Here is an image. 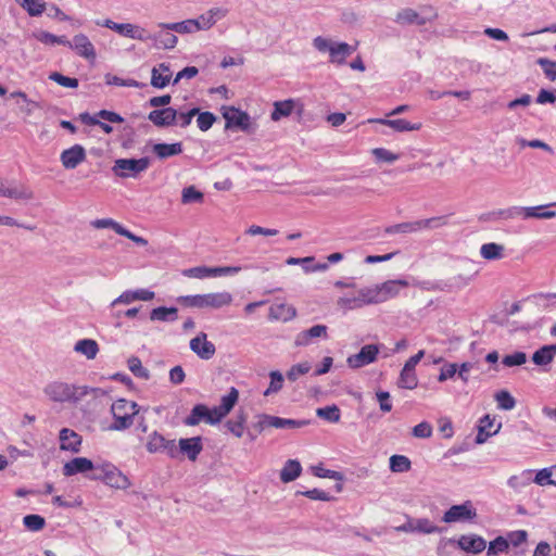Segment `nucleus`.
I'll use <instances>...</instances> for the list:
<instances>
[{
    "instance_id": "obj_6",
    "label": "nucleus",
    "mask_w": 556,
    "mask_h": 556,
    "mask_svg": "<svg viewBox=\"0 0 556 556\" xmlns=\"http://www.w3.org/2000/svg\"><path fill=\"white\" fill-rule=\"evenodd\" d=\"M150 166L149 157L141 159H118L114 162L112 170L121 178H136L146 172Z\"/></svg>"
},
{
    "instance_id": "obj_18",
    "label": "nucleus",
    "mask_w": 556,
    "mask_h": 556,
    "mask_svg": "<svg viewBox=\"0 0 556 556\" xmlns=\"http://www.w3.org/2000/svg\"><path fill=\"white\" fill-rule=\"evenodd\" d=\"M223 116L226 119V128L238 127L241 130H248L250 127V116L248 113L233 106L224 108Z\"/></svg>"
},
{
    "instance_id": "obj_58",
    "label": "nucleus",
    "mask_w": 556,
    "mask_h": 556,
    "mask_svg": "<svg viewBox=\"0 0 556 556\" xmlns=\"http://www.w3.org/2000/svg\"><path fill=\"white\" fill-rule=\"evenodd\" d=\"M24 526L30 531H39L43 529L46 521L39 515H27L23 519Z\"/></svg>"
},
{
    "instance_id": "obj_62",
    "label": "nucleus",
    "mask_w": 556,
    "mask_h": 556,
    "mask_svg": "<svg viewBox=\"0 0 556 556\" xmlns=\"http://www.w3.org/2000/svg\"><path fill=\"white\" fill-rule=\"evenodd\" d=\"M198 118H197V124H198V127L202 130V131H206L208 130L214 122L216 121V117L213 113L211 112H202V113H198Z\"/></svg>"
},
{
    "instance_id": "obj_49",
    "label": "nucleus",
    "mask_w": 556,
    "mask_h": 556,
    "mask_svg": "<svg viewBox=\"0 0 556 556\" xmlns=\"http://www.w3.org/2000/svg\"><path fill=\"white\" fill-rule=\"evenodd\" d=\"M316 415L327 421L338 422L340 420V409L337 405H330L317 408Z\"/></svg>"
},
{
    "instance_id": "obj_54",
    "label": "nucleus",
    "mask_w": 556,
    "mask_h": 556,
    "mask_svg": "<svg viewBox=\"0 0 556 556\" xmlns=\"http://www.w3.org/2000/svg\"><path fill=\"white\" fill-rule=\"evenodd\" d=\"M203 193L197 190L193 186H189L182 189L181 193V202L184 204H189L192 202H202Z\"/></svg>"
},
{
    "instance_id": "obj_64",
    "label": "nucleus",
    "mask_w": 556,
    "mask_h": 556,
    "mask_svg": "<svg viewBox=\"0 0 556 556\" xmlns=\"http://www.w3.org/2000/svg\"><path fill=\"white\" fill-rule=\"evenodd\" d=\"M536 63L543 68L544 74L551 80L556 79V62L548 59L540 58Z\"/></svg>"
},
{
    "instance_id": "obj_38",
    "label": "nucleus",
    "mask_w": 556,
    "mask_h": 556,
    "mask_svg": "<svg viewBox=\"0 0 556 556\" xmlns=\"http://www.w3.org/2000/svg\"><path fill=\"white\" fill-rule=\"evenodd\" d=\"M295 106V101L288 99L285 101H277L274 103V111L270 114V118L275 122L282 117L289 116Z\"/></svg>"
},
{
    "instance_id": "obj_17",
    "label": "nucleus",
    "mask_w": 556,
    "mask_h": 556,
    "mask_svg": "<svg viewBox=\"0 0 556 556\" xmlns=\"http://www.w3.org/2000/svg\"><path fill=\"white\" fill-rule=\"evenodd\" d=\"M190 349L202 359L212 358L216 352L215 345L207 340L205 332H200L190 340Z\"/></svg>"
},
{
    "instance_id": "obj_23",
    "label": "nucleus",
    "mask_w": 556,
    "mask_h": 556,
    "mask_svg": "<svg viewBox=\"0 0 556 556\" xmlns=\"http://www.w3.org/2000/svg\"><path fill=\"white\" fill-rule=\"evenodd\" d=\"M147 41H152L156 49L170 50L176 47L178 38L172 33V30H165L161 28V30L157 33H148Z\"/></svg>"
},
{
    "instance_id": "obj_11",
    "label": "nucleus",
    "mask_w": 556,
    "mask_h": 556,
    "mask_svg": "<svg viewBox=\"0 0 556 556\" xmlns=\"http://www.w3.org/2000/svg\"><path fill=\"white\" fill-rule=\"evenodd\" d=\"M380 352V346L377 344H366L356 354L350 355L346 364L350 368L358 369L374 363Z\"/></svg>"
},
{
    "instance_id": "obj_14",
    "label": "nucleus",
    "mask_w": 556,
    "mask_h": 556,
    "mask_svg": "<svg viewBox=\"0 0 556 556\" xmlns=\"http://www.w3.org/2000/svg\"><path fill=\"white\" fill-rule=\"evenodd\" d=\"M228 14V10L225 8L214 7L201 14L198 18H193L197 23L195 30H207L213 27L219 20L224 18Z\"/></svg>"
},
{
    "instance_id": "obj_44",
    "label": "nucleus",
    "mask_w": 556,
    "mask_h": 556,
    "mask_svg": "<svg viewBox=\"0 0 556 556\" xmlns=\"http://www.w3.org/2000/svg\"><path fill=\"white\" fill-rule=\"evenodd\" d=\"M534 482L539 485H556V466L540 470L534 477Z\"/></svg>"
},
{
    "instance_id": "obj_36",
    "label": "nucleus",
    "mask_w": 556,
    "mask_h": 556,
    "mask_svg": "<svg viewBox=\"0 0 556 556\" xmlns=\"http://www.w3.org/2000/svg\"><path fill=\"white\" fill-rule=\"evenodd\" d=\"M197 23L193 22V18L186 20L182 22H176V23H159L157 27L165 29V30H172L176 31L178 34H191L197 31L195 30Z\"/></svg>"
},
{
    "instance_id": "obj_40",
    "label": "nucleus",
    "mask_w": 556,
    "mask_h": 556,
    "mask_svg": "<svg viewBox=\"0 0 556 556\" xmlns=\"http://www.w3.org/2000/svg\"><path fill=\"white\" fill-rule=\"evenodd\" d=\"M245 422H247L245 414L243 412H240L239 414L236 415L235 418L229 419L225 424V427L231 434H233L236 438L239 439V438H242V435L244 433Z\"/></svg>"
},
{
    "instance_id": "obj_51",
    "label": "nucleus",
    "mask_w": 556,
    "mask_h": 556,
    "mask_svg": "<svg viewBox=\"0 0 556 556\" xmlns=\"http://www.w3.org/2000/svg\"><path fill=\"white\" fill-rule=\"evenodd\" d=\"M239 399V392L236 388H230L229 392L220 400V408L228 415L235 407Z\"/></svg>"
},
{
    "instance_id": "obj_60",
    "label": "nucleus",
    "mask_w": 556,
    "mask_h": 556,
    "mask_svg": "<svg viewBox=\"0 0 556 556\" xmlns=\"http://www.w3.org/2000/svg\"><path fill=\"white\" fill-rule=\"evenodd\" d=\"M527 362V354L525 352H515L503 357L502 363L506 367L520 366Z\"/></svg>"
},
{
    "instance_id": "obj_32",
    "label": "nucleus",
    "mask_w": 556,
    "mask_h": 556,
    "mask_svg": "<svg viewBox=\"0 0 556 556\" xmlns=\"http://www.w3.org/2000/svg\"><path fill=\"white\" fill-rule=\"evenodd\" d=\"M153 153L161 160L178 155L182 152L181 142L175 143H155L152 147Z\"/></svg>"
},
{
    "instance_id": "obj_21",
    "label": "nucleus",
    "mask_w": 556,
    "mask_h": 556,
    "mask_svg": "<svg viewBox=\"0 0 556 556\" xmlns=\"http://www.w3.org/2000/svg\"><path fill=\"white\" fill-rule=\"evenodd\" d=\"M368 123H376L388 126L397 132L417 131L422 127L421 123H410L404 118L389 119V118H370Z\"/></svg>"
},
{
    "instance_id": "obj_4",
    "label": "nucleus",
    "mask_w": 556,
    "mask_h": 556,
    "mask_svg": "<svg viewBox=\"0 0 556 556\" xmlns=\"http://www.w3.org/2000/svg\"><path fill=\"white\" fill-rule=\"evenodd\" d=\"M313 47L321 53L329 54V61L333 64L342 65L354 51L355 47L346 42L333 41L329 38L317 36L313 39Z\"/></svg>"
},
{
    "instance_id": "obj_59",
    "label": "nucleus",
    "mask_w": 556,
    "mask_h": 556,
    "mask_svg": "<svg viewBox=\"0 0 556 556\" xmlns=\"http://www.w3.org/2000/svg\"><path fill=\"white\" fill-rule=\"evenodd\" d=\"M508 549V541L503 536H497L495 540L490 542L488 547V555L495 556L498 553H504Z\"/></svg>"
},
{
    "instance_id": "obj_52",
    "label": "nucleus",
    "mask_w": 556,
    "mask_h": 556,
    "mask_svg": "<svg viewBox=\"0 0 556 556\" xmlns=\"http://www.w3.org/2000/svg\"><path fill=\"white\" fill-rule=\"evenodd\" d=\"M413 232H418L416 222L401 223V224H396V225H391L386 228V233H389V235L413 233Z\"/></svg>"
},
{
    "instance_id": "obj_50",
    "label": "nucleus",
    "mask_w": 556,
    "mask_h": 556,
    "mask_svg": "<svg viewBox=\"0 0 556 556\" xmlns=\"http://www.w3.org/2000/svg\"><path fill=\"white\" fill-rule=\"evenodd\" d=\"M495 401L497 403V407L504 410H510L516 406V401L513 395L506 391L502 390L495 394Z\"/></svg>"
},
{
    "instance_id": "obj_2",
    "label": "nucleus",
    "mask_w": 556,
    "mask_h": 556,
    "mask_svg": "<svg viewBox=\"0 0 556 556\" xmlns=\"http://www.w3.org/2000/svg\"><path fill=\"white\" fill-rule=\"evenodd\" d=\"M148 408L139 406L136 402L126 399H118L111 405V413L114 421L110 425L111 431H124L129 429L135 418L141 413H146Z\"/></svg>"
},
{
    "instance_id": "obj_47",
    "label": "nucleus",
    "mask_w": 556,
    "mask_h": 556,
    "mask_svg": "<svg viewBox=\"0 0 556 556\" xmlns=\"http://www.w3.org/2000/svg\"><path fill=\"white\" fill-rule=\"evenodd\" d=\"M128 369L138 378L149 379L150 372L147 368L142 366V363L139 357L131 356L127 361Z\"/></svg>"
},
{
    "instance_id": "obj_1",
    "label": "nucleus",
    "mask_w": 556,
    "mask_h": 556,
    "mask_svg": "<svg viewBox=\"0 0 556 556\" xmlns=\"http://www.w3.org/2000/svg\"><path fill=\"white\" fill-rule=\"evenodd\" d=\"M408 286V282L403 279L388 280L382 283L363 287L357 290L356 295L340 296L337 300V305L344 311L358 309L364 306L384 303L390 299L395 298L401 288Z\"/></svg>"
},
{
    "instance_id": "obj_41",
    "label": "nucleus",
    "mask_w": 556,
    "mask_h": 556,
    "mask_svg": "<svg viewBox=\"0 0 556 556\" xmlns=\"http://www.w3.org/2000/svg\"><path fill=\"white\" fill-rule=\"evenodd\" d=\"M312 470H313V473L318 478H328V479H333V480L338 481V483L334 486V489L338 493H340L343 490V484H342L343 475L341 472L326 469L321 466H314L312 468Z\"/></svg>"
},
{
    "instance_id": "obj_27",
    "label": "nucleus",
    "mask_w": 556,
    "mask_h": 556,
    "mask_svg": "<svg viewBox=\"0 0 556 556\" xmlns=\"http://www.w3.org/2000/svg\"><path fill=\"white\" fill-rule=\"evenodd\" d=\"M205 308L220 309L229 306L232 301V294L228 291L204 293Z\"/></svg>"
},
{
    "instance_id": "obj_53",
    "label": "nucleus",
    "mask_w": 556,
    "mask_h": 556,
    "mask_svg": "<svg viewBox=\"0 0 556 556\" xmlns=\"http://www.w3.org/2000/svg\"><path fill=\"white\" fill-rule=\"evenodd\" d=\"M416 532L431 534L441 532V529L427 518H419L415 520Z\"/></svg>"
},
{
    "instance_id": "obj_9",
    "label": "nucleus",
    "mask_w": 556,
    "mask_h": 556,
    "mask_svg": "<svg viewBox=\"0 0 556 556\" xmlns=\"http://www.w3.org/2000/svg\"><path fill=\"white\" fill-rule=\"evenodd\" d=\"M477 517L476 508L470 501L459 505L451 506L443 515L442 521L445 523L463 522L472 520Z\"/></svg>"
},
{
    "instance_id": "obj_13",
    "label": "nucleus",
    "mask_w": 556,
    "mask_h": 556,
    "mask_svg": "<svg viewBox=\"0 0 556 556\" xmlns=\"http://www.w3.org/2000/svg\"><path fill=\"white\" fill-rule=\"evenodd\" d=\"M65 46L74 50L81 58L87 60L96 59L94 47L85 34L75 35Z\"/></svg>"
},
{
    "instance_id": "obj_45",
    "label": "nucleus",
    "mask_w": 556,
    "mask_h": 556,
    "mask_svg": "<svg viewBox=\"0 0 556 556\" xmlns=\"http://www.w3.org/2000/svg\"><path fill=\"white\" fill-rule=\"evenodd\" d=\"M410 467L409 458L404 455H392L390 457V469L393 472H406Z\"/></svg>"
},
{
    "instance_id": "obj_57",
    "label": "nucleus",
    "mask_w": 556,
    "mask_h": 556,
    "mask_svg": "<svg viewBox=\"0 0 556 556\" xmlns=\"http://www.w3.org/2000/svg\"><path fill=\"white\" fill-rule=\"evenodd\" d=\"M270 383L269 387L264 392L265 396H268L271 393H276L281 390L283 383V377L281 372L275 370L269 374Z\"/></svg>"
},
{
    "instance_id": "obj_35",
    "label": "nucleus",
    "mask_w": 556,
    "mask_h": 556,
    "mask_svg": "<svg viewBox=\"0 0 556 556\" xmlns=\"http://www.w3.org/2000/svg\"><path fill=\"white\" fill-rule=\"evenodd\" d=\"M74 351L85 355L87 359H94L99 352V345L92 339H81L75 343Z\"/></svg>"
},
{
    "instance_id": "obj_63",
    "label": "nucleus",
    "mask_w": 556,
    "mask_h": 556,
    "mask_svg": "<svg viewBox=\"0 0 556 556\" xmlns=\"http://www.w3.org/2000/svg\"><path fill=\"white\" fill-rule=\"evenodd\" d=\"M311 369V365L307 362L293 365L287 372V377L291 381H295L301 376L307 374Z\"/></svg>"
},
{
    "instance_id": "obj_39",
    "label": "nucleus",
    "mask_w": 556,
    "mask_h": 556,
    "mask_svg": "<svg viewBox=\"0 0 556 556\" xmlns=\"http://www.w3.org/2000/svg\"><path fill=\"white\" fill-rule=\"evenodd\" d=\"M504 245L491 242L484 243L480 248V254L484 260L495 261L504 257Z\"/></svg>"
},
{
    "instance_id": "obj_46",
    "label": "nucleus",
    "mask_w": 556,
    "mask_h": 556,
    "mask_svg": "<svg viewBox=\"0 0 556 556\" xmlns=\"http://www.w3.org/2000/svg\"><path fill=\"white\" fill-rule=\"evenodd\" d=\"M176 301L184 307L205 308L204 294L182 295Z\"/></svg>"
},
{
    "instance_id": "obj_56",
    "label": "nucleus",
    "mask_w": 556,
    "mask_h": 556,
    "mask_svg": "<svg viewBox=\"0 0 556 556\" xmlns=\"http://www.w3.org/2000/svg\"><path fill=\"white\" fill-rule=\"evenodd\" d=\"M20 2L30 16H38L45 10V3L41 0H21Z\"/></svg>"
},
{
    "instance_id": "obj_55",
    "label": "nucleus",
    "mask_w": 556,
    "mask_h": 556,
    "mask_svg": "<svg viewBox=\"0 0 556 556\" xmlns=\"http://www.w3.org/2000/svg\"><path fill=\"white\" fill-rule=\"evenodd\" d=\"M182 275L189 278L204 279L212 277V267L197 266L185 269Z\"/></svg>"
},
{
    "instance_id": "obj_22",
    "label": "nucleus",
    "mask_w": 556,
    "mask_h": 556,
    "mask_svg": "<svg viewBox=\"0 0 556 556\" xmlns=\"http://www.w3.org/2000/svg\"><path fill=\"white\" fill-rule=\"evenodd\" d=\"M435 17V12H432L429 16H420L415 10L406 8L397 12L395 22L400 25H425Z\"/></svg>"
},
{
    "instance_id": "obj_26",
    "label": "nucleus",
    "mask_w": 556,
    "mask_h": 556,
    "mask_svg": "<svg viewBox=\"0 0 556 556\" xmlns=\"http://www.w3.org/2000/svg\"><path fill=\"white\" fill-rule=\"evenodd\" d=\"M94 468L93 463L86 457H75L65 463L62 471L65 477H71L77 473H85Z\"/></svg>"
},
{
    "instance_id": "obj_25",
    "label": "nucleus",
    "mask_w": 556,
    "mask_h": 556,
    "mask_svg": "<svg viewBox=\"0 0 556 556\" xmlns=\"http://www.w3.org/2000/svg\"><path fill=\"white\" fill-rule=\"evenodd\" d=\"M148 118L157 127L170 126L176 123L177 111L173 108L154 110L149 113Z\"/></svg>"
},
{
    "instance_id": "obj_19",
    "label": "nucleus",
    "mask_w": 556,
    "mask_h": 556,
    "mask_svg": "<svg viewBox=\"0 0 556 556\" xmlns=\"http://www.w3.org/2000/svg\"><path fill=\"white\" fill-rule=\"evenodd\" d=\"M60 448L71 453H78L81 447L83 438L70 428H63L59 433Z\"/></svg>"
},
{
    "instance_id": "obj_42",
    "label": "nucleus",
    "mask_w": 556,
    "mask_h": 556,
    "mask_svg": "<svg viewBox=\"0 0 556 556\" xmlns=\"http://www.w3.org/2000/svg\"><path fill=\"white\" fill-rule=\"evenodd\" d=\"M397 384L400 388H403V389H408V390L415 389L418 384V379H417L415 370H413V369L408 370L406 367H403V369L400 374Z\"/></svg>"
},
{
    "instance_id": "obj_16",
    "label": "nucleus",
    "mask_w": 556,
    "mask_h": 556,
    "mask_svg": "<svg viewBox=\"0 0 556 556\" xmlns=\"http://www.w3.org/2000/svg\"><path fill=\"white\" fill-rule=\"evenodd\" d=\"M86 160V150L80 144L64 150L60 155V161L64 168L74 169Z\"/></svg>"
},
{
    "instance_id": "obj_33",
    "label": "nucleus",
    "mask_w": 556,
    "mask_h": 556,
    "mask_svg": "<svg viewBox=\"0 0 556 556\" xmlns=\"http://www.w3.org/2000/svg\"><path fill=\"white\" fill-rule=\"evenodd\" d=\"M301 472L302 466L300 462L296 459H289L286 462L280 471V480L283 483L292 482L300 477Z\"/></svg>"
},
{
    "instance_id": "obj_8",
    "label": "nucleus",
    "mask_w": 556,
    "mask_h": 556,
    "mask_svg": "<svg viewBox=\"0 0 556 556\" xmlns=\"http://www.w3.org/2000/svg\"><path fill=\"white\" fill-rule=\"evenodd\" d=\"M146 448L149 453H165L170 458L178 456V448L175 440H168L157 431L151 432L147 438Z\"/></svg>"
},
{
    "instance_id": "obj_29",
    "label": "nucleus",
    "mask_w": 556,
    "mask_h": 556,
    "mask_svg": "<svg viewBox=\"0 0 556 556\" xmlns=\"http://www.w3.org/2000/svg\"><path fill=\"white\" fill-rule=\"evenodd\" d=\"M172 78V72L167 64L161 63L151 71V85L155 88H165Z\"/></svg>"
},
{
    "instance_id": "obj_28",
    "label": "nucleus",
    "mask_w": 556,
    "mask_h": 556,
    "mask_svg": "<svg viewBox=\"0 0 556 556\" xmlns=\"http://www.w3.org/2000/svg\"><path fill=\"white\" fill-rule=\"evenodd\" d=\"M327 338V326L315 325L307 330L299 332L295 337V345L306 346L312 343L314 339Z\"/></svg>"
},
{
    "instance_id": "obj_12",
    "label": "nucleus",
    "mask_w": 556,
    "mask_h": 556,
    "mask_svg": "<svg viewBox=\"0 0 556 556\" xmlns=\"http://www.w3.org/2000/svg\"><path fill=\"white\" fill-rule=\"evenodd\" d=\"M0 195L16 201H29L34 199V192L24 184L17 181L7 182L1 179Z\"/></svg>"
},
{
    "instance_id": "obj_61",
    "label": "nucleus",
    "mask_w": 556,
    "mask_h": 556,
    "mask_svg": "<svg viewBox=\"0 0 556 556\" xmlns=\"http://www.w3.org/2000/svg\"><path fill=\"white\" fill-rule=\"evenodd\" d=\"M372 155L379 162L393 163L399 160V155L384 149V148H375L371 151Z\"/></svg>"
},
{
    "instance_id": "obj_37",
    "label": "nucleus",
    "mask_w": 556,
    "mask_h": 556,
    "mask_svg": "<svg viewBox=\"0 0 556 556\" xmlns=\"http://www.w3.org/2000/svg\"><path fill=\"white\" fill-rule=\"evenodd\" d=\"M178 318V309L176 307L160 306L150 312L152 321H175Z\"/></svg>"
},
{
    "instance_id": "obj_24",
    "label": "nucleus",
    "mask_w": 556,
    "mask_h": 556,
    "mask_svg": "<svg viewBox=\"0 0 556 556\" xmlns=\"http://www.w3.org/2000/svg\"><path fill=\"white\" fill-rule=\"evenodd\" d=\"M178 453L185 454L190 460L194 462L203 450L201 437L180 439L178 441Z\"/></svg>"
},
{
    "instance_id": "obj_7",
    "label": "nucleus",
    "mask_w": 556,
    "mask_h": 556,
    "mask_svg": "<svg viewBox=\"0 0 556 556\" xmlns=\"http://www.w3.org/2000/svg\"><path fill=\"white\" fill-rule=\"evenodd\" d=\"M549 205H538V206H511L507 210L501 211V215L505 219L521 217L523 219L528 218H539V219H551L556 217L555 211L547 210Z\"/></svg>"
},
{
    "instance_id": "obj_31",
    "label": "nucleus",
    "mask_w": 556,
    "mask_h": 556,
    "mask_svg": "<svg viewBox=\"0 0 556 556\" xmlns=\"http://www.w3.org/2000/svg\"><path fill=\"white\" fill-rule=\"evenodd\" d=\"M295 315V308L285 303L274 304L269 308V318L274 320L289 321L293 319Z\"/></svg>"
},
{
    "instance_id": "obj_15",
    "label": "nucleus",
    "mask_w": 556,
    "mask_h": 556,
    "mask_svg": "<svg viewBox=\"0 0 556 556\" xmlns=\"http://www.w3.org/2000/svg\"><path fill=\"white\" fill-rule=\"evenodd\" d=\"M94 479H101L105 484L125 490L130 485L128 478L116 467L108 465L103 468L102 477H94Z\"/></svg>"
},
{
    "instance_id": "obj_5",
    "label": "nucleus",
    "mask_w": 556,
    "mask_h": 556,
    "mask_svg": "<svg viewBox=\"0 0 556 556\" xmlns=\"http://www.w3.org/2000/svg\"><path fill=\"white\" fill-rule=\"evenodd\" d=\"M255 418L256 421L252 422L251 429H253L256 433H262L267 428L296 429L308 424L306 420L281 418L267 414H258L255 416Z\"/></svg>"
},
{
    "instance_id": "obj_30",
    "label": "nucleus",
    "mask_w": 556,
    "mask_h": 556,
    "mask_svg": "<svg viewBox=\"0 0 556 556\" xmlns=\"http://www.w3.org/2000/svg\"><path fill=\"white\" fill-rule=\"evenodd\" d=\"M202 421L210 425L208 407L204 404H197L191 409V413L189 414V416H187L185 418L184 424L186 426L193 427V426H198Z\"/></svg>"
},
{
    "instance_id": "obj_43",
    "label": "nucleus",
    "mask_w": 556,
    "mask_h": 556,
    "mask_svg": "<svg viewBox=\"0 0 556 556\" xmlns=\"http://www.w3.org/2000/svg\"><path fill=\"white\" fill-rule=\"evenodd\" d=\"M34 37L45 43V45H50V46H53V45H63L65 46L66 43H68V40L66 39L65 36H56V35H53L49 31H46V30H39L37 33L34 34Z\"/></svg>"
},
{
    "instance_id": "obj_34",
    "label": "nucleus",
    "mask_w": 556,
    "mask_h": 556,
    "mask_svg": "<svg viewBox=\"0 0 556 556\" xmlns=\"http://www.w3.org/2000/svg\"><path fill=\"white\" fill-rule=\"evenodd\" d=\"M556 356V344L544 345L535 351L532 361L538 366H545L553 362Z\"/></svg>"
},
{
    "instance_id": "obj_10",
    "label": "nucleus",
    "mask_w": 556,
    "mask_h": 556,
    "mask_svg": "<svg viewBox=\"0 0 556 556\" xmlns=\"http://www.w3.org/2000/svg\"><path fill=\"white\" fill-rule=\"evenodd\" d=\"M97 25H101L103 27H106L109 29H112L119 34L121 36H125L131 39H137L140 41H147L148 38V31L146 29L130 24V23H115L111 20H105L102 23L97 22Z\"/></svg>"
},
{
    "instance_id": "obj_20",
    "label": "nucleus",
    "mask_w": 556,
    "mask_h": 556,
    "mask_svg": "<svg viewBox=\"0 0 556 556\" xmlns=\"http://www.w3.org/2000/svg\"><path fill=\"white\" fill-rule=\"evenodd\" d=\"M456 544L462 551L471 554H479L486 547L485 540L478 534H463Z\"/></svg>"
},
{
    "instance_id": "obj_48",
    "label": "nucleus",
    "mask_w": 556,
    "mask_h": 556,
    "mask_svg": "<svg viewBox=\"0 0 556 556\" xmlns=\"http://www.w3.org/2000/svg\"><path fill=\"white\" fill-rule=\"evenodd\" d=\"M418 231L422 229H435L447 225L446 216H437L427 219L416 220Z\"/></svg>"
},
{
    "instance_id": "obj_3",
    "label": "nucleus",
    "mask_w": 556,
    "mask_h": 556,
    "mask_svg": "<svg viewBox=\"0 0 556 556\" xmlns=\"http://www.w3.org/2000/svg\"><path fill=\"white\" fill-rule=\"evenodd\" d=\"M45 395L52 402L77 403L89 393L85 386H75L63 381H52L43 388Z\"/></svg>"
}]
</instances>
